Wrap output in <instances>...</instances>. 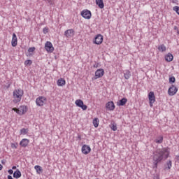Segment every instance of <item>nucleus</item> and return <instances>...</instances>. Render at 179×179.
<instances>
[{"label": "nucleus", "instance_id": "6e6552de", "mask_svg": "<svg viewBox=\"0 0 179 179\" xmlns=\"http://www.w3.org/2000/svg\"><path fill=\"white\" fill-rule=\"evenodd\" d=\"M104 76V69H99L95 71V78H92V80L99 79V78H103Z\"/></svg>", "mask_w": 179, "mask_h": 179}, {"label": "nucleus", "instance_id": "7ed1b4c3", "mask_svg": "<svg viewBox=\"0 0 179 179\" xmlns=\"http://www.w3.org/2000/svg\"><path fill=\"white\" fill-rule=\"evenodd\" d=\"M148 99L150 103V106L153 107V103L156 101V96H155L154 92H150L148 93Z\"/></svg>", "mask_w": 179, "mask_h": 179}, {"label": "nucleus", "instance_id": "ddd939ff", "mask_svg": "<svg viewBox=\"0 0 179 179\" xmlns=\"http://www.w3.org/2000/svg\"><path fill=\"white\" fill-rule=\"evenodd\" d=\"M64 36L67 37V38H71V37H73V36H75V30L72 29H67L64 31Z\"/></svg>", "mask_w": 179, "mask_h": 179}, {"label": "nucleus", "instance_id": "412c9836", "mask_svg": "<svg viewBox=\"0 0 179 179\" xmlns=\"http://www.w3.org/2000/svg\"><path fill=\"white\" fill-rule=\"evenodd\" d=\"M124 78L127 80L131 78V71H129V70H125L124 71Z\"/></svg>", "mask_w": 179, "mask_h": 179}, {"label": "nucleus", "instance_id": "f3484780", "mask_svg": "<svg viewBox=\"0 0 179 179\" xmlns=\"http://www.w3.org/2000/svg\"><path fill=\"white\" fill-rule=\"evenodd\" d=\"M14 178H20L22 177V172L19 169H16V171L13 173V175Z\"/></svg>", "mask_w": 179, "mask_h": 179}, {"label": "nucleus", "instance_id": "1a4fd4ad", "mask_svg": "<svg viewBox=\"0 0 179 179\" xmlns=\"http://www.w3.org/2000/svg\"><path fill=\"white\" fill-rule=\"evenodd\" d=\"M45 49L48 52H54V46H52V43L50 41H47L45 44Z\"/></svg>", "mask_w": 179, "mask_h": 179}, {"label": "nucleus", "instance_id": "6ab92c4d", "mask_svg": "<svg viewBox=\"0 0 179 179\" xmlns=\"http://www.w3.org/2000/svg\"><path fill=\"white\" fill-rule=\"evenodd\" d=\"M96 4L100 8V9H103L104 8V2L103 0H96Z\"/></svg>", "mask_w": 179, "mask_h": 179}, {"label": "nucleus", "instance_id": "39448f33", "mask_svg": "<svg viewBox=\"0 0 179 179\" xmlns=\"http://www.w3.org/2000/svg\"><path fill=\"white\" fill-rule=\"evenodd\" d=\"M177 92H178V88H177L176 85H172L168 90V94L169 96H175V94H177Z\"/></svg>", "mask_w": 179, "mask_h": 179}, {"label": "nucleus", "instance_id": "5701e85b", "mask_svg": "<svg viewBox=\"0 0 179 179\" xmlns=\"http://www.w3.org/2000/svg\"><path fill=\"white\" fill-rule=\"evenodd\" d=\"M66 81L63 78H60L57 80V86H65Z\"/></svg>", "mask_w": 179, "mask_h": 179}, {"label": "nucleus", "instance_id": "9b49d317", "mask_svg": "<svg viewBox=\"0 0 179 179\" xmlns=\"http://www.w3.org/2000/svg\"><path fill=\"white\" fill-rule=\"evenodd\" d=\"M94 44L100 45L103 43V36L101 34H98L95 36L94 40L93 41Z\"/></svg>", "mask_w": 179, "mask_h": 179}, {"label": "nucleus", "instance_id": "4468645a", "mask_svg": "<svg viewBox=\"0 0 179 179\" xmlns=\"http://www.w3.org/2000/svg\"><path fill=\"white\" fill-rule=\"evenodd\" d=\"M171 167H173V162L171 160H169L166 162V164L164 166V170H171Z\"/></svg>", "mask_w": 179, "mask_h": 179}, {"label": "nucleus", "instance_id": "0eeeda50", "mask_svg": "<svg viewBox=\"0 0 179 179\" xmlns=\"http://www.w3.org/2000/svg\"><path fill=\"white\" fill-rule=\"evenodd\" d=\"M81 16H83L84 17V19H91L92 17V12H90V10L86 9V10H83L81 13H80Z\"/></svg>", "mask_w": 179, "mask_h": 179}, {"label": "nucleus", "instance_id": "c9c22d12", "mask_svg": "<svg viewBox=\"0 0 179 179\" xmlns=\"http://www.w3.org/2000/svg\"><path fill=\"white\" fill-rule=\"evenodd\" d=\"M11 148H13V149H17V143H12L11 144Z\"/></svg>", "mask_w": 179, "mask_h": 179}, {"label": "nucleus", "instance_id": "9d476101", "mask_svg": "<svg viewBox=\"0 0 179 179\" xmlns=\"http://www.w3.org/2000/svg\"><path fill=\"white\" fill-rule=\"evenodd\" d=\"M106 110H108V111H114V110H115V105L114 104V102L113 101H110L106 103Z\"/></svg>", "mask_w": 179, "mask_h": 179}, {"label": "nucleus", "instance_id": "c03bdc74", "mask_svg": "<svg viewBox=\"0 0 179 179\" xmlns=\"http://www.w3.org/2000/svg\"><path fill=\"white\" fill-rule=\"evenodd\" d=\"M178 34H179V31L178 30Z\"/></svg>", "mask_w": 179, "mask_h": 179}, {"label": "nucleus", "instance_id": "f257e3e1", "mask_svg": "<svg viewBox=\"0 0 179 179\" xmlns=\"http://www.w3.org/2000/svg\"><path fill=\"white\" fill-rule=\"evenodd\" d=\"M169 156H170V151L169 150V148L157 149V150L153 152L152 155V169L157 170V166H159L162 162L167 160V159H169Z\"/></svg>", "mask_w": 179, "mask_h": 179}, {"label": "nucleus", "instance_id": "c756f323", "mask_svg": "<svg viewBox=\"0 0 179 179\" xmlns=\"http://www.w3.org/2000/svg\"><path fill=\"white\" fill-rule=\"evenodd\" d=\"M20 108L21 113H22V114H24V113H26V111H27V108L25 106H20Z\"/></svg>", "mask_w": 179, "mask_h": 179}, {"label": "nucleus", "instance_id": "ea45409f", "mask_svg": "<svg viewBox=\"0 0 179 179\" xmlns=\"http://www.w3.org/2000/svg\"><path fill=\"white\" fill-rule=\"evenodd\" d=\"M6 163V161L5 159L1 160V164H5Z\"/></svg>", "mask_w": 179, "mask_h": 179}, {"label": "nucleus", "instance_id": "37998d69", "mask_svg": "<svg viewBox=\"0 0 179 179\" xmlns=\"http://www.w3.org/2000/svg\"><path fill=\"white\" fill-rule=\"evenodd\" d=\"M3 167L2 164H0V171L2 170Z\"/></svg>", "mask_w": 179, "mask_h": 179}, {"label": "nucleus", "instance_id": "a19ab883", "mask_svg": "<svg viewBox=\"0 0 179 179\" xmlns=\"http://www.w3.org/2000/svg\"><path fill=\"white\" fill-rule=\"evenodd\" d=\"M173 29L174 30H178V27L177 26H174Z\"/></svg>", "mask_w": 179, "mask_h": 179}, {"label": "nucleus", "instance_id": "72a5a7b5", "mask_svg": "<svg viewBox=\"0 0 179 179\" xmlns=\"http://www.w3.org/2000/svg\"><path fill=\"white\" fill-rule=\"evenodd\" d=\"M43 1L48 2V3L50 5H54V0H43Z\"/></svg>", "mask_w": 179, "mask_h": 179}, {"label": "nucleus", "instance_id": "f8f14e48", "mask_svg": "<svg viewBox=\"0 0 179 179\" xmlns=\"http://www.w3.org/2000/svg\"><path fill=\"white\" fill-rule=\"evenodd\" d=\"M81 150L83 155H89L90 152H92V148L90 145L85 144L83 145Z\"/></svg>", "mask_w": 179, "mask_h": 179}, {"label": "nucleus", "instance_id": "a878e982", "mask_svg": "<svg viewBox=\"0 0 179 179\" xmlns=\"http://www.w3.org/2000/svg\"><path fill=\"white\" fill-rule=\"evenodd\" d=\"M110 128L112 129V131H117V129H118L117 127V123L113 122L110 125Z\"/></svg>", "mask_w": 179, "mask_h": 179}, {"label": "nucleus", "instance_id": "4be33fe9", "mask_svg": "<svg viewBox=\"0 0 179 179\" xmlns=\"http://www.w3.org/2000/svg\"><path fill=\"white\" fill-rule=\"evenodd\" d=\"M34 169L36 171L37 174H41V172L43 171V168H41L40 165H36L34 166Z\"/></svg>", "mask_w": 179, "mask_h": 179}, {"label": "nucleus", "instance_id": "20e7f679", "mask_svg": "<svg viewBox=\"0 0 179 179\" xmlns=\"http://www.w3.org/2000/svg\"><path fill=\"white\" fill-rule=\"evenodd\" d=\"M45 101H47V98L45 96H39L36 100V106H38L39 107H42V106H44L45 104Z\"/></svg>", "mask_w": 179, "mask_h": 179}, {"label": "nucleus", "instance_id": "79ce46f5", "mask_svg": "<svg viewBox=\"0 0 179 179\" xmlns=\"http://www.w3.org/2000/svg\"><path fill=\"white\" fill-rule=\"evenodd\" d=\"M12 169H13V170H16V166H13L12 167Z\"/></svg>", "mask_w": 179, "mask_h": 179}, {"label": "nucleus", "instance_id": "58836bf2", "mask_svg": "<svg viewBox=\"0 0 179 179\" xmlns=\"http://www.w3.org/2000/svg\"><path fill=\"white\" fill-rule=\"evenodd\" d=\"M78 139H79V141H81L82 140V136L80 135H78Z\"/></svg>", "mask_w": 179, "mask_h": 179}, {"label": "nucleus", "instance_id": "4c0bfd02", "mask_svg": "<svg viewBox=\"0 0 179 179\" xmlns=\"http://www.w3.org/2000/svg\"><path fill=\"white\" fill-rule=\"evenodd\" d=\"M8 173L10 175H12V174H13V169H9V170L8 171Z\"/></svg>", "mask_w": 179, "mask_h": 179}, {"label": "nucleus", "instance_id": "cd10ccee", "mask_svg": "<svg viewBox=\"0 0 179 179\" xmlns=\"http://www.w3.org/2000/svg\"><path fill=\"white\" fill-rule=\"evenodd\" d=\"M13 111H15V113H17V114H19L20 115H23V113H22L20 108H13Z\"/></svg>", "mask_w": 179, "mask_h": 179}, {"label": "nucleus", "instance_id": "e433bc0d", "mask_svg": "<svg viewBox=\"0 0 179 179\" xmlns=\"http://www.w3.org/2000/svg\"><path fill=\"white\" fill-rule=\"evenodd\" d=\"M43 31L44 34H47V33H48V28L44 27Z\"/></svg>", "mask_w": 179, "mask_h": 179}, {"label": "nucleus", "instance_id": "7c9ffc66", "mask_svg": "<svg viewBox=\"0 0 179 179\" xmlns=\"http://www.w3.org/2000/svg\"><path fill=\"white\" fill-rule=\"evenodd\" d=\"M169 83H176V77L174 76L170 77Z\"/></svg>", "mask_w": 179, "mask_h": 179}, {"label": "nucleus", "instance_id": "a211bd4d", "mask_svg": "<svg viewBox=\"0 0 179 179\" xmlns=\"http://www.w3.org/2000/svg\"><path fill=\"white\" fill-rule=\"evenodd\" d=\"M174 57L173 56V54L171 53H168L166 55H165V60L167 62H171L173 61Z\"/></svg>", "mask_w": 179, "mask_h": 179}, {"label": "nucleus", "instance_id": "aec40b11", "mask_svg": "<svg viewBox=\"0 0 179 179\" xmlns=\"http://www.w3.org/2000/svg\"><path fill=\"white\" fill-rule=\"evenodd\" d=\"M127 101H128L127 98H122V99L119 100L117 106H125V104H127Z\"/></svg>", "mask_w": 179, "mask_h": 179}, {"label": "nucleus", "instance_id": "423d86ee", "mask_svg": "<svg viewBox=\"0 0 179 179\" xmlns=\"http://www.w3.org/2000/svg\"><path fill=\"white\" fill-rule=\"evenodd\" d=\"M75 103L77 107H80V108H82L84 111L87 110V106L85 105V103H83V101L81 99H77Z\"/></svg>", "mask_w": 179, "mask_h": 179}, {"label": "nucleus", "instance_id": "393cba45", "mask_svg": "<svg viewBox=\"0 0 179 179\" xmlns=\"http://www.w3.org/2000/svg\"><path fill=\"white\" fill-rule=\"evenodd\" d=\"M158 50L159 51H160L161 52H164V51H166V50H167V48H166V46L164 45V44H162L158 46Z\"/></svg>", "mask_w": 179, "mask_h": 179}, {"label": "nucleus", "instance_id": "f704fd0d", "mask_svg": "<svg viewBox=\"0 0 179 179\" xmlns=\"http://www.w3.org/2000/svg\"><path fill=\"white\" fill-rule=\"evenodd\" d=\"M93 68H100V63L95 62V64L93 65Z\"/></svg>", "mask_w": 179, "mask_h": 179}, {"label": "nucleus", "instance_id": "dca6fc26", "mask_svg": "<svg viewBox=\"0 0 179 179\" xmlns=\"http://www.w3.org/2000/svg\"><path fill=\"white\" fill-rule=\"evenodd\" d=\"M29 142H30L29 139L24 138L20 141V145L22 146V148H26L27 145H29Z\"/></svg>", "mask_w": 179, "mask_h": 179}, {"label": "nucleus", "instance_id": "b1692460", "mask_svg": "<svg viewBox=\"0 0 179 179\" xmlns=\"http://www.w3.org/2000/svg\"><path fill=\"white\" fill-rule=\"evenodd\" d=\"M163 139H164L163 136H158V137L155 140V143H159V144L163 143Z\"/></svg>", "mask_w": 179, "mask_h": 179}, {"label": "nucleus", "instance_id": "f03ea898", "mask_svg": "<svg viewBox=\"0 0 179 179\" xmlns=\"http://www.w3.org/2000/svg\"><path fill=\"white\" fill-rule=\"evenodd\" d=\"M23 90L17 89L13 91V103L15 104H17V103H20V100H22V97H23Z\"/></svg>", "mask_w": 179, "mask_h": 179}, {"label": "nucleus", "instance_id": "2f4dec72", "mask_svg": "<svg viewBox=\"0 0 179 179\" xmlns=\"http://www.w3.org/2000/svg\"><path fill=\"white\" fill-rule=\"evenodd\" d=\"M33 64V62L30 59L26 60L24 62V65H31Z\"/></svg>", "mask_w": 179, "mask_h": 179}, {"label": "nucleus", "instance_id": "bb28decb", "mask_svg": "<svg viewBox=\"0 0 179 179\" xmlns=\"http://www.w3.org/2000/svg\"><path fill=\"white\" fill-rule=\"evenodd\" d=\"M99 122H100L99 118L96 117L93 120V124L95 128H97L99 127Z\"/></svg>", "mask_w": 179, "mask_h": 179}, {"label": "nucleus", "instance_id": "2eb2a0df", "mask_svg": "<svg viewBox=\"0 0 179 179\" xmlns=\"http://www.w3.org/2000/svg\"><path fill=\"white\" fill-rule=\"evenodd\" d=\"M11 45H12V47H16V45H17V36L15 33L13 34Z\"/></svg>", "mask_w": 179, "mask_h": 179}, {"label": "nucleus", "instance_id": "473e14b6", "mask_svg": "<svg viewBox=\"0 0 179 179\" xmlns=\"http://www.w3.org/2000/svg\"><path fill=\"white\" fill-rule=\"evenodd\" d=\"M34 51H36L35 47H31L28 49V52H34Z\"/></svg>", "mask_w": 179, "mask_h": 179}, {"label": "nucleus", "instance_id": "c85d7f7f", "mask_svg": "<svg viewBox=\"0 0 179 179\" xmlns=\"http://www.w3.org/2000/svg\"><path fill=\"white\" fill-rule=\"evenodd\" d=\"M29 132V129L22 128L20 130V134L21 135H27V134Z\"/></svg>", "mask_w": 179, "mask_h": 179}]
</instances>
